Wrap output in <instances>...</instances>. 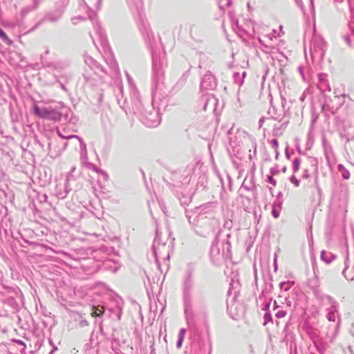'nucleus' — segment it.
<instances>
[{
  "instance_id": "1",
  "label": "nucleus",
  "mask_w": 354,
  "mask_h": 354,
  "mask_svg": "<svg viewBox=\"0 0 354 354\" xmlns=\"http://www.w3.org/2000/svg\"><path fill=\"white\" fill-rule=\"evenodd\" d=\"M34 113L39 118L50 120L53 121H60L63 118L68 120L69 118L70 110L62 102L55 108H43L38 106H34Z\"/></svg>"
},
{
  "instance_id": "2",
  "label": "nucleus",
  "mask_w": 354,
  "mask_h": 354,
  "mask_svg": "<svg viewBox=\"0 0 354 354\" xmlns=\"http://www.w3.org/2000/svg\"><path fill=\"white\" fill-rule=\"evenodd\" d=\"M231 246L227 241L216 240L211 248L210 255L212 262L221 264L231 257Z\"/></svg>"
},
{
  "instance_id": "3",
  "label": "nucleus",
  "mask_w": 354,
  "mask_h": 354,
  "mask_svg": "<svg viewBox=\"0 0 354 354\" xmlns=\"http://www.w3.org/2000/svg\"><path fill=\"white\" fill-rule=\"evenodd\" d=\"M95 29V33H96V37H94L91 33H90L91 37L93 40V42L97 49L100 52V46L102 48L103 53L105 55H107L108 58L109 59V64L111 66V67L114 68L116 67V63L115 62L114 58L113 57L112 53L111 51L110 47L109 46V44L107 42V39L106 37L105 34L103 32L102 30L101 29L100 25L97 22H96L94 24Z\"/></svg>"
},
{
  "instance_id": "4",
  "label": "nucleus",
  "mask_w": 354,
  "mask_h": 354,
  "mask_svg": "<svg viewBox=\"0 0 354 354\" xmlns=\"http://www.w3.org/2000/svg\"><path fill=\"white\" fill-rule=\"evenodd\" d=\"M168 235L165 234L162 237L158 231L153 241V251L158 265H159L160 259L168 260L169 259L170 245L167 244Z\"/></svg>"
},
{
  "instance_id": "5",
  "label": "nucleus",
  "mask_w": 354,
  "mask_h": 354,
  "mask_svg": "<svg viewBox=\"0 0 354 354\" xmlns=\"http://www.w3.org/2000/svg\"><path fill=\"white\" fill-rule=\"evenodd\" d=\"M84 59L86 65L90 68L91 71H93V73H91L87 70L85 71V73L84 74L85 80L87 82H97L101 78L102 74L104 73L103 68L91 56L85 54L84 55Z\"/></svg>"
},
{
  "instance_id": "6",
  "label": "nucleus",
  "mask_w": 354,
  "mask_h": 354,
  "mask_svg": "<svg viewBox=\"0 0 354 354\" xmlns=\"http://www.w3.org/2000/svg\"><path fill=\"white\" fill-rule=\"evenodd\" d=\"M160 116L158 111L154 109L146 112L142 118V122L149 127H156L160 123Z\"/></svg>"
},
{
  "instance_id": "7",
  "label": "nucleus",
  "mask_w": 354,
  "mask_h": 354,
  "mask_svg": "<svg viewBox=\"0 0 354 354\" xmlns=\"http://www.w3.org/2000/svg\"><path fill=\"white\" fill-rule=\"evenodd\" d=\"M216 86V82L214 77L210 73H207L202 78L201 88L203 91L214 90Z\"/></svg>"
},
{
  "instance_id": "8",
  "label": "nucleus",
  "mask_w": 354,
  "mask_h": 354,
  "mask_svg": "<svg viewBox=\"0 0 354 354\" xmlns=\"http://www.w3.org/2000/svg\"><path fill=\"white\" fill-rule=\"evenodd\" d=\"M73 178V173L69 172L66 176L65 185H64V187H65L64 190L61 191V190H58L57 189L56 190V196H57V198L63 199L66 197V196L68 195L69 192L71 190V189L69 186V182Z\"/></svg>"
},
{
  "instance_id": "9",
  "label": "nucleus",
  "mask_w": 354,
  "mask_h": 354,
  "mask_svg": "<svg viewBox=\"0 0 354 354\" xmlns=\"http://www.w3.org/2000/svg\"><path fill=\"white\" fill-rule=\"evenodd\" d=\"M57 133L59 135V137H61L63 139H71V138H76L79 140L80 143V148L82 150H86V144L83 142L82 139L81 138H80L78 136H76V135H68V134H66V133H63L62 132H61L59 129H57Z\"/></svg>"
},
{
  "instance_id": "10",
  "label": "nucleus",
  "mask_w": 354,
  "mask_h": 354,
  "mask_svg": "<svg viewBox=\"0 0 354 354\" xmlns=\"http://www.w3.org/2000/svg\"><path fill=\"white\" fill-rule=\"evenodd\" d=\"M308 286L313 290L316 295L318 296L319 295V282L317 276L314 277L308 281Z\"/></svg>"
},
{
  "instance_id": "11",
  "label": "nucleus",
  "mask_w": 354,
  "mask_h": 354,
  "mask_svg": "<svg viewBox=\"0 0 354 354\" xmlns=\"http://www.w3.org/2000/svg\"><path fill=\"white\" fill-rule=\"evenodd\" d=\"M327 74L326 73H321L319 75V86L321 89L328 91L330 90L329 84L328 83V81L326 80Z\"/></svg>"
},
{
  "instance_id": "12",
  "label": "nucleus",
  "mask_w": 354,
  "mask_h": 354,
  "mask_svg": "<svg viewBox=\"0 0 354 354\" xmlns=\"http://www.w3.org/2000/svg\"><path fill=\"white\" fill-rule=\"evenodd\" d=\"M335 98L337 100L339 103V106L336 107V110L338 109L345 102L346 98H349L348 95L343 93V94H338L337 90H335Z\"/></svg>"
},
{
  "instance_id": "13",
  "label": "nucleus",
  "mask_w": 354,
  "mask_h": 354,
  "mask_svg": "<svg viewBox=\"0 0 354 354\" xmlns=\"http://www.w3.org/2000/svg\"><path fill=\"white\" fill-rule=\"evenodd\" d=\"M325 254H326V252L324 250H322L321 252V259L326 263H331L336 258V256L333 254H330L329 258H326Z\"/></svg>"
},
{
  "instance_id": "14",
  "label": "nucleus",
  "mask_w": 354,
  "mask_h": 354,
  "mask_svg": "<svg viewBox=\"0 0 354 354\" xmlns=\"http://www.w3.org/2000/svg\"><path fill=\"white\" fill-rule=\"evenodd\" d=\"M80 6L82 7V9H86L88 10V16L91 19H93L95 17V12H92L87 6L86 3L82 1L80 3Z\"/></svg>"
},
{
  "instance_id": "15",
  "label": "nucleus",
  "mask_w": 354,
  "mask_h": 354,
  "mask_svg": "<svg viewBox=\"0 0 354 354\" xmlns=\"http://www.w3.org/2000/svg\"><path fill=\"white\" fill-rule=\"evenodd\" d=\"M0 37L7 44L11 45L12 44V41L8 38V37L6 35V34L1 28H0Z\"/></svg>"
},
{
  "instance_id": "16",
  "label": "nucleus",
  "mask_w": 354,
  "mask_h": 354,
  "mask_svg": "<svg viewBox=\"0 0 354 354\" xmlns=\"http://www.w3.org/2000/svg\"><path fill=\"white\" fill-rule=\"evenodd\" d=\"M245 75H246V73L245 72H243L242 73V78L240 80H238L237 78L239 77V76H240L239 73H234V77L235 82L239 85H242L243 84V79H244Z\"/></svg>"
},
{
  "instance_id": "17",
  "label": "nucleus",
  "mask_w": 354,
  "mask_h": 354,
  "mask_svg": "<svg viewBox=\"0 0 354 354\" xmlns=\"http://www.w3.org/2000/svg\"><path fill=\"white\" fill-rule=\"evenodd\" d=\"M300 165V160L299 158H295L293 162V171L294 172H297L299 170Z\"/></svg>"
},
{
  "instance_id": "18",
  "label": "nucleus",
  "mask_w": 354,
  "mask_h": 354,
  "mask_svg": "<svg viewBox=\"0 0 354 354\" xmlns=\"http://www.w3.org/2000/svg\"><path fill=\"white\" fill-rule=\"evenodd\" d=\"M212 207V204H207V205H203V206H201L198 209V210L200 211V212H207L206 209H211Z\"/></svg>"
},
{
  "instance_id": "19",
  "label": "nucleus",
  "mask_w": 354,
  "mask_h": 354,
  "mask_svg": "<svg viewBox=\"0 0 354 354\" xmlns=\"http://www.w3.org/2000/svg\"><path fill=\"white\" fill-rule=\"evenodd\" d=\"M327 318L330 322H335L336 315L335 312H329Z\"/></svg>"
},
{
  "instance_id": "20",
  "label": "nucleus",
  "mask_w": 354,
  "mask_h": 354,
  "mask_svg": "<svg viewBox=\"0 0 354 354\" xmlns=\"http://www.w3.org/2000/svg\"><path fill=\"white\" fill-rule=\"evenodd\" d=\"M264 325H266L268 324V322H271L272 321V317H271V315L270 313H266L265 316H264Z\"/></svg>"
},
{
  "instance_id": "21",
  "label": "nucleus",
  "mask_w": 354,
  "mask_h": 354,
  "mask_svg": "<svg viewBox=\"0 0 354 354\" xmlns=\"http://www.w3.org/2000/svg\"><path fill=\"white\" fill-rule=\"evenodd\" d=\"M310 10H311V14H312L313 17H314L315 15L314 0H310Z\"/></svg>"
},
{
  "instance_id": "22",
  "label": "nucleus",
  "mask_w": 354,
  "mask_h": 354,
  "mask_svg": "<svg viewBox=\"0 0 354 354\" xmlns=\"http://www.w3.org/2000/svg\"><path fill=\"white\" fill-rule=\"evenodd\" d=\"M286 315V312L284 310H279L275 315V316L277 318H282V317H284Z\"/></svg>"
},
{
  "instance_id": "23",
  "label": "nucleus",
  "mask_w": 354,
  "mask_h": 354,
  "mask_svg": "<svg viewBox=\"0 0 354 354\" xmlns=\"http://www.w3.org/2000/svg\"><path fill=\"white\" fill-rule=\"evenodd\" d=\"M272 214L274 216V218H277L279 216V212L277 210L275 207H272Z\"/></svg>"
},
{
  "instance_id": "24",
  "label": "nucleus",
  "mask_w": 354,
  "mask_h": 354,
  "mask_svg": "<svg viewBox=\"0 0 354 354\" xmlns=\"http://www.w3.org/2000/svg\"><path fill=\"white\" fill-rule=\"evenodd\" d=\"M290 181L296 187L299 185V180L295 178V176H292L290 178Z\"/></svg>"
},
{
  "instance_id": "25",
  "label": "nucleus",
  "mask_w": 354,
  "mask_h": 354,
  "mask_svg": "<svg viewBox=\"0 0 354 354\" xmlns=\"http://www.w3.org/2000/svg\"><path fill=\"white\" fill-rule=\"evenodd\" d=\"M342 176L344 179H348L350 178V173L348 170L345 169L342 171Z\"/></svg>"
},
{
  "instance_id": "26",
  "label": "nucleus",
  "mask_w": 354,
  "mask_h": 354,
  "mask_svg": "<svg viewBox=\"0 0 354 354\" xmlns=\"http://www.w3.org/2000/svg\"><path fill=\"white\" fill-rule=\"evenodd\" d=\"M185 328H183L180 330V333H179V339H183L184 338V335H185Z\"/></svg>"
},
{
  "instance_id": "27",
  "label": "nucleus",
  "mask_w": 354,
  "mask_h": 354,
  "mask_svg": "<svg viewBox=\"0 0 354 354\" xmlns=\"http://www.w3.org/2000/svg\"><path fill=\"white\" fill-rule=\"evenodd\" d=\"M309 177V174H308V171L307 169H306L302 175V178H308Z\"/></svg>"
},
{
  "instance_id": "28",
  "label": "nucleus",
  "mask_w": 354,
  "mask_h": 354,
  "mask_svg": "<svg viewBox=\"0 0 354 354\" xmlns=\"http://www.w3.org/2000/svg\"><path fill=\"white\" fill-rule=\"evenodd\" d=\"M271 142L273 145L274 147H275L276 149L278 147V141L277 139H272Z\"/></svg>"
},
{
  "instance_id": "29",
  "label": "nucleus",
  "mask_w": 354,
  "mask_h": 354,
  "mask_svg": "<svg viewBox=\"0 0 354 354\" xmlns=\"http://www.w3.org/2000/svg\"><path fill=\"white\" fill-rule=\"evenodd\" d=\"M96 171H97V172H100V173L103 175V176L104 177V178H105L106 180H107V179H108L109 176H108V174H107L106 172H104V171H101V170H96Z\"/></svg>"
},
{
  "instance_id": "30",
  "label": "nucleus",
  "mask_w": 354,
  "mask_h": 354,
  "mask_svg": "<svg viewBox=\"0 0 354 354\" xmlns=\"http://www.w3.org/2000/svg\"><path fill=\"white\" fill-rule=\"evenodd\" d=\"M268 180L272 183V185H276V181L273 179V178L272 176H268Z\"/></svg>"
},
{
  "instance_id": "31",
  "label": "nucleus",
  "mask_w": 354,
  "mask_h": 354,
  "mask_svg": "<svg viewBox=\"0 0 354 354\" xmlns=\"http://www.w3.org/2000/svg\"><path fill=\"white\" fill-rule=\"evenodd\" d=\"M93 314H94V315H93L94 316H100V315H102V310H97H97L93 313Z\"/></svg>"
},
{
  "instance_id": "32",
  "label": "nucleus",
  "mask_w": 354,
  "mask_h": 354,
  "mask_svg": "<svg viewBox=\"0 0 354 354\" xmlns=\"http://www.w3.org/2000/svg\"><path fill=\"white\" fill-rule=\"evenodd\" d=\"M183 339H179V338H178V340L177 344H176L177 348H180V347H181V346H182V343H183Z\"/></svg>"
},
{
  "instance_id": "33",
  "label": "nucleus",
  "mask_w": 354,
  "mask_h": 354,
  "mask_svg": "<svg viewBox=\"0 0 354 354\" xmlns=\"http://www.w3.org/2000/svg\"><path fill=\"white\" fill-rule=\"evenodd\" d=\"M337 168H338V170H339V171H343L344 170H345V169H345V167H344V166L342 164H339V165H338Z\"/></svg>"
},
{
  "instance_id": "34",
  "label": "nucleus",
  "mask_w": 354,
  "mask_h": 354,
  "mask_svg": "<svg viewBox=\"0 0 354 354\" xmlns=\"http://www.w3.org/2000/svg\"><path fill=\"white\" fill-rule=\"evenodd\" d=\"M77 19H80V20H83V18L81 17H74L72 19V21H73V23L75 24H76V20Z\"/></svg>"
},
{
  "instance_id": "35",
  "label": "nucleus",
  "mask_w": 354,
  "mask_h": 354,
  "mask_svg": "<svg viewBox=\"0 0 354 354\" xmlns=\"http://www.w3.org/2000/svg\"><path fill=\"white\" fill-rule=\"evenodd\" d=\"M102 2V0H97V9L100 8Z\"/></svg>"
},
{
  "instance_id": "36",
  "label": "nucleus",
  "mask_w": 354,
  "mask_h": 354,
  "mask_svg": "<svg viewBox=\"0 0 354 354\" xmlns=\"http://www.w3.org/2000/svg\"><path fill=\"white\" fill-rule=\"evenodd\" d=\"M274 270L276 271L277 268V255L276 254H275V257H274Z\"/></svg>"
},
{
  "instance_id": "37",
  "label": "nucleus",
  "mask_w": 354,
  "mask_h": 354,
  "mask_svg": "<svg viewBox=\"0 0 354 354\" xmlns=\"http://www.w3.org/2000/svg\"><path fill=\"white\" fill-rule=\"evenodd\" d=\"M263 122H264V119L263 118H261L260 120H259V126H260V127L263 125Z\"/></svg>"
},
{
  "instance_id": "38",
  "label": "nucleus",
  "mask_w": 354,
  "mask_h": 354,
  "mask_svg": "<svg viewBox=\"0 0 354 354\" xmlns=\"http://www.w3.org/2000/svg\"><path fill=\"white\" fill-rule=\"evenodd\" d=\"M127 76L129 84H131L132 79L129 77V75L127 73Z\"/></svg>"
},
{
  "instance_id": "39",
  "label": "nucleus",
  "mask_w": 354,
  "mask_h": 354,
  "mask_svg": "<svg viewBox=\"0 0 354 354\" xmlns=\"http://www.w3.org/2000/svg\"><path fill=\"white\" fill-rule=\"evenodd\" d=\"M75 169H76V168H75V166L72 167V168H71V171H70V172H71V173H73V172L75 171Z\"/></svg>"
},
{
  "instance_id": "40",
  "label": "nucleus",
  "mask_w": 354,
  "mask_h": 354,
  "mask_svg": "<svg viewBox=\"0 0 354 354\" xmlns=\"http://www.w3.org/2000/svg\"><path fill=\"white\" fill-rule=\"evenodd\" d=\"M284 285H286V282H281V283L279 284V286H280L281 288H283Z\"/></svg>"
},
{
  "instance_id": "41",
  "label": "nucleus",
  "mask_w": 354,
  "mask_h": 354,
  "mask_svg": "<svg viewBox=\"0 0 354 354\" xmlns=\"http://www.w3.org/2000/svg\"><path fill=\"white\" fill-rule=\"evenodd\" d=\"M231 4H232V1L231 0H228L227 2V6H231Z\"/></svg>"
},
{
  "instance_id": "42",
  "label": "nucleus",
  "mask_w": 354,
  "mask_h": 354,
  "mask_svg": "<svg viewBox=\"0 0 354 354\" xmlns=\"http://www.w3.org/2000/svg\"><path fill=\"white\" fill-rule=\"evenodd\" d=\"M286 157H287L288 158H289L290 156H289V153H288V150H286Z\"/></svg>"
},
{
  "instance_id": "43",
  "label": "nucleus",
  "mask_w": 354,
  "mask_h": 354,
  "mask_svg": "<svg viewBox=\"0 0 354 354\" xmlns=\"http://www.w3.org/2000/svg\"><path fill=\"white\" fill-rule=\"evenodd\" d=\"M320 41L322 43V44L325 46V41L322 39H320Z\"/></svg>"
},
{
  "instance_id": "44",
  "label": "nucleus",
  "mask_w": 354,
  "mask_h": 354,
  "mask_svg": "<svg viewBox=\"0 0 354 354\" xmlns=\"http://www.w3.org/2000/svg\"><path fill=\"white\" fill-rule=\"evenodd\" d=\"M233 23H234L236 26L238 25V21L237 20H236L234 21H233Z\"/></svg>"
},
{
  "instance_id": "45",
  "label": "nucleus",
  "mask_w": 354,
  "mask_h": 354,
  "mask_svg": "<svg viewBox=\"0 0 354 354\" xmlns=\"http://www.w3.org/2000/svg\"><path fill=\"white\" fill-rule=\"evenodd\" d=\"M57 349V348L56 346H54V347H53V351H52V352H53V351H56Z\"/></svg>"
},
{
  "instance_id": "46",
  "label": "nucleus",
  "mask_w": 354,
  "mask_h": 354,
  "mask_svg": "<svg viewBox=\"0 0 354 354\" xmlns=\"http://www.w3.org/2000/svg\"><path fill=\"white\" fill-rule=\"evenodd\" d=\"M211 351H212V346H211V345H210V346H209V354H210V353H211Z\"/></svg>"
},
{
  "instance_id": "47",
  "label": "nucleus",
  "mask_w": 354,
  "mask_h": 354,
  "mask_svg": "<svg viewBox=\"0 0 354 354\" xmlns=\"http://www.w3.org/2000/svg\"><path fill=\"white\" fill-rule=\"evenodd\" d=\"M346 41L348 44H350V40L348 39H346Z\"/></svg>"
},
{
  "instance_id": "48",
  "label": "nucleus",
  "mask_w": 354,
  "mask_h": 354,
  "mask_svg": "<svg viewBox=\"0 0 354 354\" xmlns=\"http://www.w3.org/2000/svg\"><path fill=\"white\" fill-rule=\"evenodd\" d=\"M62 88L64 89V90H66V88L64 85L62 86Z\"/></svg>"
},
{
  "instance_id": "49",
  "label": "nucleus",
  "mask_w": 354,
  "mask_h": 354,
  "mask_svg": "<svg viewBox=\"0 0 354 354\" xmlns=\"http://www.w3.org/2000/svg\"><path fill=\"white\" fill-rule=\"evenodd\" d=\"M19 344H23L21 341H19Z\"/></svg>"
},
{
  "instance_id": "50",
  "label": "nucleus",
  "mask_w": 354,
  "mask_h": 354,
  "mask_svg": "<svg viewBox=\"0 0 354 354\" xmlns=\"http://www.w3.org/2000/svg\"><path fill=\"white\" fill-rule=\"evenodd\" d=\"M228 225V223H227V222H226V223H225V225Z\"/></svg>"
}]
</instances>
